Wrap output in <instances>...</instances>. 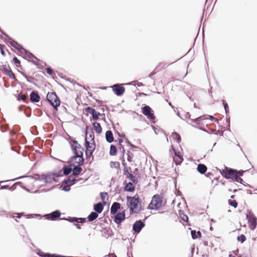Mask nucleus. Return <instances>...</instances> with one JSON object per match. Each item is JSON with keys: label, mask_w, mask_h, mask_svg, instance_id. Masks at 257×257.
Here are the masks:
<instances>
[{"label": "nucleus", "mask_w": 257, "mask_h": 257, "mask_svg": "<svg viewBox=\"0 0 257 257\" xmlns=\"http://www.w3.org/2000/svg\"><path fill=\"white\" fill-rule=\"evenodd\" d=\"M26 181L29 183H34V185H44L46 183H51L53 181H56L55 176L53 174L48 175H43L41 177L37 176L35 178L31 177H28L26 178Z\"/></svg>", "instance_id": "1"}, {"label": "nucleus", "mask_w": 257, "mask_h": 257, "mask_svg": "<svg viewBox=\"0 0 257 257\" xmlns=\"http://www.w3.org/2000/svg\"><path fill=\"white\" fill-rule=\"evenodd\" d=\"M138 197H127V203L130 210L132 213H138L141 208L139 205Z\"/></svg>", "instance_id": "2"}, {"label": "nucleus", "mask_w": 257, "mask_h": 257, "mask_svg": "<svg viewBox=\"0 0 257 257\" xmlns=\"http://www.w3.org/2000/svg\"><path fill=\"white\" fill-rule=\"evenodd\" d=\"M162 204V198L159 195H154L150 202L148 209L151 210H158Z\"/></svg>", "instance_id": "3"}, {"label": "nucleus", "mask_w": 257, "mask_h": 257, "mask_svg": "<svg viewBox=\"0 0 257 257\" xmlns=\"http://www.w3.org/2000/svg\"><path fill=\"white\" fill-rule=\"evenodd\" d=\"M48 101L54 107L56 108L60 105V100L54 93H48L47 95Z\"/></svg>", "instance_id": "4"}, {"label": "nucleus", "mask_w": 257, "mask_h": 257, "mask_svg": "<svg viewBox=\"0 0 257 257\" xmlns=\"http://www.w3.org/2000/svg\"><path fill=\"white\" fill-rule=\"evenodd\" d=\"M123 84H116L110 87L112 88L113 91L117 96H121L125 91V88L123 87Z\"/></svg>", "instance_id": "5"}, {"label": "nucleus", "mask_w": 257, "mask_h": 257, "mask_svg": "<svg viewBox=\"0 0 257 257\" xmlns=\"http://www.w3.org/2000/svg\"><path fill=\"white\" fill-rule=\"evenodd\" d=\"M72 149L75 155L78 154L83 155V148L75 141H72L71 144Z\"/></svg>", "instance_id": "6"}, {"label": "nucleus", "mask_w": 257, "mask_h": 257, "mask_svg": "<svg viewBox=\"0 0 257 257\" xmlns=\"http://www.w3.org/2000/svg\"><path fill=\"white\" fill-rule=\"evenodd\" d=\"M246 218L248 220V223H249V227L251 230L254 229V228L256 227V219L254 217V216L250 212H249L248 214H246Z\"/></svg>", "instance_id": "7"}, {"label": "nucleus", "mask_w": 257, "mask_h": 257, "mask_svg": "<svg viewBox=\"0 0 257 257\" xmlns=\"http://www.w3.org/2000/svg\"><path fill=\"white\" fill-rule=\"evenodd\" d=\"M70 162L71 164L73 165L74 166L81 165L83 162L82 155L79 154L78 155L77 154L71 158Z\"/></svg>", "instance_id": "8"}, {"label": "nucleus", "mask_w": 257, "mask_h": 257, "mask_svg": "<svg viewBox=\"0 0 257 257\" xmlns=\"http://www.w3.org/2000/svg\"><path fill=\"white\" fill-rule=\"evenodd\" d=\"M85 144L86 147V155L87 157H90L95 149V143L94 142H85Z\"/></svg>", "instance_id": "9"}, {"label": "nucleus", "mask_w": 257, "mask_h": 257, "mask_svg": "<svg viewBox=\"0 0 257 257\" xmlns=\"http://www.w3.org/2000/svg\"><path fill=\"white\" fill-rule=\"evenodd\" d=\"M152 111L151 108L149 106H145L143 108V114L146 115L148 118L154 119L155 118V116Z\"/></svg>", "instance_id": "10"}, {"label": "nucleus", "mask_w": 257, "mask_h": 257, "mask_svg": "<svg viewBox=\"0 0 257 257\" xmlns=\"http://www.w3.org/2000/svg\"><path fill=\"white\" fill-rule=\"evenodd\" d=\"M61 215V213L58 210H56L50 214H46L45 215V218L47 219H51L54 220L56 218L59 217Z\"/></svg>", "instance_id": "11"}, {"label": "nucleus", "mask_w": 257, "mask_h": 257, "mask_svg": "<svg viewBox=\"0 0 257 257\" xmlns=\"http://www.w3.org/2000/svg\"><path fill=\"white\" fill-rule=\"evenodd\" d=\"M85 110L87 112L92 114L93 118L94 120H96L98 118L99 116L100 115V113L96 111L94 108H92L90 107H87V108H86Z\"/></svg>", "instance_id": "12"}, {"label": "nucleus", "mask_w": 257, "mask_h": 257, "mask_svg": "<svg viewBox=\"0 0 257 257\" xmlns=\"http://www.w3.org/2000/svg\"><path fill=\"white\" fill-rule=\"evenodd\" d=\"M73 181L68 179L65 181L61 186V188L63 190L68 191L70 190V186L74 184Z\"/></svg>", "instance_id": "13"}, {"label": "nucleus", "mask_w": 257, "mask_h": 257, "mask_svg": "<svg viewBox=\"0 0 257 257\" xmlns=\"http://www.w3.org/2000/svg\"><path fill=\"white\" fill-rule=\"evenodd\" d=\"M144 224L142 221H137L133 225V230L137 232H140L142 228L144 227Z\"/></svg>", "instance_id": "14"}, {"label": "nucleus", "mask_w": 257, "mask_h": 257, "mask_svg": "<svg viewBox=\"0 0 257 257\" xmlns=\"http://www.w3.org/2000/svg\"><path fill=\"white\" fill-rule=\"evenodd\" d=\"M125 218V214L123 212L117 213L114 217V222L117 223H120Z\"/></svg>", "instance_id": "15"}, {"label": "nucleus", "mask_w": 257, "mask_h": 257, "mask_svg": "<svg viewBox=\"0 0 257 257\" xmlns=\"http://www.w3.org/2000/svg\"><path fill=\"white\" fill-rule=\"evenodd\" d=\"M120 207V205L119 203L114 202L111 206L110 209V212L112 214H114L116 213V211Z\"/></svg>", "instance_id": "16"}, {"label": "nucleus", "mask_w": 257, "mask_h": 257, "mask_svg": "<svg viewBox=\"0 0 257 257\" xmlns=\"http://www.w3.org/2000/svg\"><path fill=\"white\" fill-rule=\"evenodd\" d=\"M31 100L33 102H39L40 98L37 92L33 91L30 95Z\"/></svg>", "instance_id": "17"}, {"label": "nucleus", "mask_w": 257, "mask_h": 257, "mask_svg": "<svg viewBox=\"0 0 257 257\" xmlns=\"http://www.w3.org/2000/svg\"><path fill=\"white\" fill-rule=\"evenodd\" d=\"M105 138L106 141L109 143H111L113 141V137L112 133L110 131H107L105 133Z\"/></svg>", "instance_id": "18"}, {"label": "nucleus", "mask_w": 257, "mask_h": 257, "mask_svg": "<svg viewBox=\"0 0 257 257\" xmlns=\"http://www.w3.org/2000/svg\"><path fill=\"white\" fill-rule=\"evenodd\" d=\"M103 209V206L101 203H97L94 206V210L98 213L102 212Z\"/></svg>", "instance_id": "19"}, {"label": "nucleus", "mask_w": 257, "mask_h": 257, "mask_svg": "<svg viewBox=\"0 0 257 257\" xmlns=\"http://www.w3.org/2000/svg\"><path fill=\"white\" fill-rule=\"evenodd\" d=\"M94 142V136L92 132L89 133L87 132L85 138V142Z\"/></svg>", "instance_id": "20"}, {"label": "nucleus", "mask_w": 257, "mask_h": 257, "mask_svg": "<svg viewBox=\"0 0 257 257\" xmlns=\"http://www.w3.org/2000/svg\"><path fill=\"white\" fill-rule=\"evenodd\" d=\"M228 178L234 180L235 177L237 176V172L236 171L230 169L228 170Z\"/></svg>", "instance_id": "21"}, {"label": "nucleus", "mask_w": 257, "mask_h": 257, "mask_svg": "<svg viewBox=\"0 0 257 257\" xmlns=\"http://www.w3.org/2000/svg\"><path fill=\"white\" fill-rule=\"evenodd\" d=\"M197 170L201 174L204 173L207 170V167L203 164H199L197 167Z\"/></svg>", "instance_id": "22"}, {"label": "nucleus", "mask_w": 257, "mask_h": 257, "mask_svg": "<svg viewBox=\"0 0 257 257\" xmlns=\"http://www.w3.org/2000/svg\"><path fill=\"white\" fill-rule=\"evenodd\" d=\"M93 126L95 132L98 134L100 133L102 131L101 127L100 124L98 122H93Z\"/></svg>", "instance_id": "23"}, {"label": "nucleus", "mask_w": 257, "mask_h": 257, "mask_svg": "<svg viewBox=\"0 0 257 257\" xmlns=\"http://www.w3.org/2000/svg\"><path fill=\"white\" fill-rule=\"evenodd\" d=\"M98 214L96 212H92L88 216V219L89 221H92L98 217Z\"/></svg>", "instance_id": "24"}, {"label": "nucleus", "mask_w": 257, "mask_h": 257, "mask_svg": "<svg viewBox=\"0 0 257 257\" xmlns=\"http://www.w3.org/2000/svg\"><path fill=\"white\" fill-rule=\"evenodd\" d=\"M191 235L193 239L197 238L201 236V233L200 231H196L195 230H192L191 231Z\"/></svg>", "instance_id": "25"}, {"label": "nucleus", "mask_w": 257, "mask_h": 257, "mask_svg": "<svg viewBox=\"0 0 257 257\" xmlns=\"http://www.w3.org/2000/svg\"><path fill=\"white\" fill-rule=\"evenodd\" d=\"M171 137L173 140H176L178 143H179L181 141V137L180 135L176 133H172Z\"/></svg>", "instance_id": "26"}, {"label": "nucleus", "mask_w": 257, "mask_h": 257, "mask_svg": "<svg viewBox=\"0 0 257 257\" xmlns=\"http://www.w3.org/2000/svg\"><path fill=\"white\" fill-rule=\"evenodd\" d=\"M82 169L80 167L75 166L73 169V174L75 175H77L80 173Z\"/></svg>", "instance_id": "27"}, {"label": "nucleus", "mask_w": 257, "mask_h": 257, "mask_svg": "<svg viewBox=\"0 0 257 257\" xmlns=\"http://www.w3.org/2000/svg\"><path fill=\"white\" fill-rule=\"evenodd\" d=\"M116 153V147L113 145H111L110 146V154L111 155H115Z\"/></svg>", "instance_id": "28"}, {"label": "nucleus", "mask_w": 257, "mask_h": 257, "mask_svg": "<svg viewBox=\"0 0 257 257\" xmlns=\"http://www.w3.org/2000/svg\"><path fill=\"white\" fill-rule=\"evenodd\" d=\"M207 119V117L205 116H201L200 117H198V118H196L195 119H194L192 120V121L194 122H198L200 121H201L204 119Z\"/></svg>", "instance_id": "29"}, {"label": "nucleus", "mask_w": 257, "mask_h": 257, "mask_svg": "<svg viewBox=\"0 0 257 257\" xmlns=\"http://www.w3.org/2000/svg\"><path fill=\"white\" fill-rule=\"evenodd\" d=\"M125 189L127 191H130L134 190V187H133V184L131 183H129L128 184H127L125 186Z\"/></svg>", "instance_id": "30"}, {"label": "nucleus", "mask_w": 257, "mask_h": 257, "mask_svg": "<svg viewBox=\"0 0 257 257\" xmlns=\"http://www.w3.org/2000/svg\"><path fill=\"white\" fill-rule=\"evenodd\" d=\"M71 171V169L68 167H64L63 168V173L65 175H68Z\"/></svg>", "instance_id": "31"}, {"label": "nucleus", "mask_w": 257, "mask_h": 257, "mask_svg": "<svg viewBox=\"0 0 257 257\" xmlns=\"http://www.w3.org/2000/svg\"><path fill=\"white\" fill-rule=\"evenodd\" d=\"M229 203L230 205L233 206L234 208H236L237 206V203L235 200H229Z\"/></svg>", "instance_id": "32"}, {"label": "nucleus", "mask_w": 257, "mask_h": 257, "mask_svg": "<svg viewBox=\"0 0 257 257\" xmlns=\"http://www.w3.org/2000/svg\"><path fill=\"white\" fill-rule=\"evenodd\" d=\"M180 215L182 219L184 221H187L188 220V216L182 213L180 214Z\"/></svg>", "instance_id": "33"}, {"label": "nucleus", "mask_w": 257, "mask_h": 257, "mask_svg": "<svg viewBox=\"0 0 257 257\" xmlns=\"http://www.w3.org/2000/svg\"><path fill=\"white\" fill-rule=\"evenodd\" d=\"M239 241H240L241 242H243L245 240V236L242 234L240 236H238L237 238Z\"/></svg>", "instance_id": "34"}, {"label": "nucleus", "mask_w": 257, "mask_h": 257, "mask_svg": "<svg viewBox=\"0 0 257 257\" xmlns=\"http://www.w3.org/2000/svg\"><path fill=\"white\" fill-rule=\"evenodd\" d=\"M12 45L14 47H15V48H17V49H20V47H21V46H20V45H19L17 42H13L12 43Z\"/></svg>", "instance_id": "35"}, {"label": "nucleus", "mask_w": 257, "mask_h": 257, "mask_svg": "<svg viewBox=\"0 0 257 257\" xmlns=\"http://www.w3.org/2000/svg\"><path fill=\"white\" fill-rule=\"evenodd\" d=\"M7 74L11 77V78H15V76H14V74H13V73L12 72V71L11 70H8L7 71Z\"/></svg>", "instance_id": "36"}, {"label": "nucleus", "mask_w": 257, "mask_h": 257, "mask_svg": "<svg viewBox=\"0 0 257 257\" xmlns=\"http://www.w3.org/2000/svg\"><path fill=\"white\" fill-rule=\"evenodd\" d=\"M234 181L237 182H240L241 183H242V182L243 181L242 179L240 178L238 175H237L236 177H235V178Z\"/></svg>", "instance_id": "37"}, {"label": "nucleus", "mask_w": 257, "mask_h": 257, "mask_svg": "<svg viewBox=\"0 0 257 257\" xmlns=\"http://www.w3.org/2000/svg\"><path fill=\"white\" fill-rule=\"evenodd\" d=\"M85 220L83 218H76V222L78 223H83Z\"/></svg>", "instance_id": "38"}, {"label": "nucleus", "mask_w": 257, "mask_h": 257, "mask_svg": "<svg viewBox=\"0 0 257 257\" xmlns=\"http://www.w3.org/2000/svg\"><path fill=\"white\" fill-rule=\"evenodd\" d=\"M107 195V194L106 193H101V194H100L101 198L103 201H104L105 198Z\"/></svg>", "instance_id": "39"}, {"label": "nucleus", "mask_w": 257, "mask_h": 257, "mask_svg": "<svg viewBox=\"0 0 257 257\" xmlns=\"http://www.w3.org/2000/svg\"><path fill=\"white\" fill-rule=\"evenodd\" d=\"M206 117H207V119L209 118L210 119V120H214L215 121H217L218 120L217 119L214 118L213 116H211V115H205Z\"/></svg>", "instance_id": "40"}, {"label": "nucleus", "mask_w": 257, "mask_h": 257, "mask_svg": "<svg viewBox=\"0 0 257 257\" xmlns=\"http://www.w3.org/2000/svg\"><path fill=\"white\" fill-rule=\"evenodd\" d=\"M223 105H224V109H225V112L226 113H227L228 112V105L226 103H225L224 101H223Z\"/></svg>", "instance_id": "41"}, {"label": "nucleus", "mask_w": 257, "mask_h": 257, "mask_svg": "<svg viewBox=\"0 0 257 257\" xmlns=\"http://www.w3.org/2000/svg\"><path fill=\"white\" fill-rule=\"evenodd\" d=\"M66 220L70 222H76V217H69L68 218L65 219Z\"/></svg>", "instance_id": "42"}, {"label": "nucleus", "mask_w": 257, "mask_h": 257, "mask_svg": "<svg viewBox=\"0 0 257 257\" xmlns=\"http://www.w3.org/2000/svg\"><path fill=\"white\" fill-rule=\"evenodd\" d=\"M46 72L50 75H51L53 73V70L50 68H46Z\"/></svg>", "instance_id": "43"}, {"label": "nucleus", "mask_w": 257, "mask_h": 257, "mask_svg": "<svg viewBox=\"0 0 257 257\" xmlns=\"http://www.w3.org/2000/svg\"><path fill=\"white\" fill-rule=\"evenodd\" d=\"M13 61L16 65L20 64V61L16 57L13 59ZM17 66H18V65Z\"/></svg>", "instance_id": "44"}, {"label": "nucleus", "mask_w": 257, "mask_h": 257, "mask_svg": "<svg viewBox=\"0 0 257 257\" xmlns=\"http://www.w3.org/2000/svg\"><path fill=\"white\" fill-rule=\"evenodd\" d=\"M25 98V96L22 94H19L18 95V99L20 100H24Z\"/></svg>", "instance_id": "45"}, {"label": "nucleus", "mask_w": 257, "mask_h": 257, "mask_svg": "<svg viewBox=\"0 0 257 257\" xmlns=\"http://www.w3.org/2000/svg\"><path fill=\"white\" fill-rule=\"evenodd\" d=\"M237 172V174L238 175H240V176H242V174H243V173L244 172L243 171H239L238 172Z\"/></svg>", "instance_id": "46"}, {"label": "nucleus", "mask_w": 257, "mask_h": 257, "mask_svg": "<svg viewBox=\"0 0 257 257\" xmlns=\"http://www.w3.org/2000/svg\"><path fill=\"white\" fill-rule=\"evenodd\" d=\"M78 229H81V226L78 224H74Z\"/></svg>", "instance_id": "47"}, {"label": "nucleus", "mask_w": 257, "mask_h": 257, "mask_svg": "<svg viewBox=\"0 0 257 257\" xmlns=\"http://www.w3.org/2000/svg\"><path fill=\"white\" fill-rule=\"evenodd\" d=\"M28 56L29 58H32V57L33 56V54H32L30 53H28Z\"/></svg>", "instance_id": "48"}, {"label": "nucleus", "mask_w": 257, "mask_h": 257, "mask_svg": "<svg viewBox=\"0 0 257 257\" xmlns=\"http://www.w3.org/2000/svg\"><path fill=\"white\" fill-rule=\"evenodd\" d=\"M173 151H174V152H175V155H176V156H178V157H179V158H180V156L179 155L178 153H177L176 152H175V151L174 150Z\"/></svg>", "instance_id": "49"}, {"label": "nucleus", "mask_w": 257, "mask_h": 257, "mask_svg": "<svg viewBox=\"0 0 257 257\" xmlns=\"http://www.w3.org/2000/svg\"><path fill=\"white\" fill-rule=\"evenodd\" d=\"M23 214V213L18 214L17 217L20 218Z\"/></svg>", "instance_id": "50"}, {"label": "nucleus", "mask_w": 257, "mask_h": 257, "mask_svg": "<svg viewBox=\"0 0 257 257\" xmlns=\"http://www.w3.org/2000/svg\"><path fill=\"white\" fill-rule=\"evenodd\" d=\"M128 161L131 162L132 161V159L131 158V157L128 156V158L127 159Z\"/></svg>", "instance_id": "51"}, {"label": "nucleus", "mask_w": 257, "mask_h": 257, "mask_svg": "<svg viewBox=\"0 0 257 257\" xmlns=\"http://www.w3.org/2000/svg\"><path fill=\"white\" fill-rule=\"evenodd\" d=\"M21 51H25V50L23 49V48H21Z\"/></svg>", "instance_id": "52"}, {"label": "nucleus", "mask_w": 257, "mask_h": 257, "mask_svg": "<svg viewBox=\"0 0 257 257\" xmlns=\"http://www.w3.org/2000/svg\"><path fill=\"white\" fill-rule=\"evenodd\" d=\"M231 198H233V197H234V195L231 196Z\"/></svg>", "instance_id": "53"}, {"label": "nucleus", "mask_w": 257, "mask_h": 257, "mask_svg": "<svg viewBox=\"0 0 257 257\" xmlns=\"http://www.w3.org/2000/svg\"><path fill=\"white\" fill-rule=\"evenodd\" d=\"M106 87H105V88H103V89H106Z\"/></svg>", "instance_id": "54"}]
</instances>
